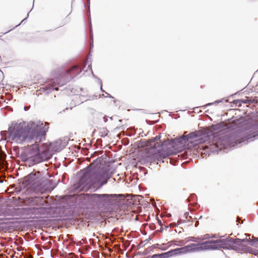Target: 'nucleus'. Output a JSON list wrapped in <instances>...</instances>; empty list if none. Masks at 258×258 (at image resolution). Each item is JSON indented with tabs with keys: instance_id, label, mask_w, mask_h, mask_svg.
Returning a JSON list of instances; mask_svg holds the SVG:
<instances>
[{
	"instance_id": "1",
	"label": "nucleus",
	"mask_w": 258,
	"mask_h": 258,
	"mask_svg": "<svg viewBox=\"0 0 258 258\" xmlns=\"http://www.w3.org/2000/svg\"><path fill=\"white\" fill-rule=\"evenodd\" d=\"M48 127L41 121H30L26 124L25 122L12 123L8 131H2L1 136L5 139H9L18 144L29 143L34 138L41 141L44 138Z\"/></svg>"
},
{
	"instance_id": "2",
	"label": "nucleus",
	"mask_w": 258,
	"mask_h": 258,
	"mask_svg": "<svg viewBox=\"0 0 258 258\" xmlns=\"http://www.w3.org/2000/svg\"><path fill=\"white\" fill-rule=\"evenodd\" d=\"M83 175L79 180L82 188H90L95 184L101 187L105 184L112 175L107 167L102 165L90 164L82 170Z\"/></svg>"
},
{
	"instance_id": "3",
	"label": "nucleus",
	"mask_w": 258,
	"mask_h": 258,
	"mask_svg": "<svg viewBox=\"0 0 258 258\" xmlns=\"http://www.w3.org/2000/svg\"><path fill=\"white\" fill-rule=\"evenodd\" d=\"M83 69L78 65H74L69 69L63 70L57 73L53 72L51 78L46 82L45 85L40 88V90L49 94L52 91L58 90L57 86H62L70 81L74 77L79 75L82 71Z\"/></svg>"
},
{
	"instance_id": "4",
	"label": "nucleus",
	"mask_w": 258,
	"mask_h": 258,
	"mask_svg": "<svg viewBox=\"0 0 258 258\" xmlns=\"http://www.w3.org/2000/svg\"><path fill=\"white\" fill-rule=\"evenodd\" d=\"M198 137L200 138L199 142L201 144L205 142L206 140L204 138H207V136L201 131H196L188 135H183L179 138L171 140V142L168 144L167 151L163 152L161 156H163V157H167L170 155L181 152L186 149V144L190 142L189 140L196 139Z\"/></svg>"
},
{
	"instance_id": "5",
	"label": "nucleus",
	"mask_w": 258,
	"mask_h": 258,
	"mask_svg": "<svg viewBox=\"0 0 258 258\" xmlns=\"http://www.w3.org/2000/svg\"><path fill=\"white\" fill-rule=\"evenodd\" d=\"M258 139V130L253 133L248 134L245 136L236 139L234 135H226L219 139V149L220 150H230L238 144L245 142L253 141Z\"/></svg>"
},
{
	"instance_id": "6",
	"label": "nucleus",
	"mask_w": 258,
	"mask_h": 258,
	"mask_svg": "<svg viewBox=\"0 0 258 258\" xmlns=\"http://www.w3.org/2000/svg\"><path fill=\"white\" fill-rule=\"evenodd\" d=\"M20 158L22 161L34 165L47 160L48 158L44 152L39 151L37 144H34L21 153Z\"/></svg>"
},
{
	"instance_id": "7",
	"label": "nucleus",
	"mask_w": 258,
	"mask_h": 258,
	"mask_svg": "<svg viewBox=\"0 0 258 258\" xmlns=\"http://www.w3.org/2000/svg\"><path fill=\"white\" fill-rule=\"evenodd\" d=\"M47 208L43 206L32 208H8L4 212L5 216H34L38 217L46 213Z\"/></svg>"
},
{
	"instance_id": "8",
	"label": "nucleus",
	"mask_w": 258,
	"mask_h": 258,
	"mask_svg": "<svg viewBox=\"0 0 258 258\" xmlns=\"http://www.w3.org/2000/svg\"><path fill=\"white\" fill-rule=\"evenodd\" d=\"M160 139L161 135L160 134L155 137L149 140L147 143V146L149 149L155 150L154 156L159 161L166 158L163 157L161 154H163V152L167 151L168 147V144L171 142V140L170 141L164 140L163 142H161V143L157 142V141L160 140Z\"/></svg>"
},
{
	"instance_id": "9",
	"label": "nucleus",
	"mask_w": 258,
	"mask_h": 258,
	"mask_svg": "<svg viewBox=\"0 0 258 258\" xmlns=\"http://www.w3.org/2000/svg\"><path fill=\"white\" fill-rule=\"evenodd\" d=\"M124 196L122 194H98L97 206L112 204L115 201L122 200Z\"/></svg>"
},
{
	"instance_id": "10",
	"label": "nucleus",
	"mask_w": 258,
	"mask_h": 258,
	"mask_svg": "<svg viewBox=\"0 0 258 258\" xmlns=\"http://www.w3.org/2000/svg\"><path fill=\"white\" fill-rule=\"evenodd\" d=\"M218 246H219L218 245V240H211L199 243H194L195 252L207 250L219 249Z\"/></svg>"
},
{
	"instance_id": "11",
	"label": "nucleus",
	"mask_w": 258,
	"mask_h": 258,
	"mask_svg": "<svg viewBox=\"0 0 258 258\" xmlns=\"http://www.w3.org/2000/svg\"><path fill=\"white\" fill-rule=\"evenodd\" d=\"M194 243H190L184 247L177 248L169 250L171 257L172 256L183 254L188 252H195Z\"/></svg>"
},
{
	"instance_id": "12",
	"label": "nucleus",
	"mask_w": 258,
	"mask_h": 258,
	"mask_svg": "<svg viewBox=\"0 0 258 258\" xmlns=\"http://www.w3.org/2000/svg\"><path fill=\"white\" fill-rule=\"evenodd\" d=\"M56 186V183L52 180H43L40 185H38L36 190H40L41 192L46 191H51Z\"/></svg>"
},
{
	"instance_id": "13",
	"label": "nucleus",
	"mask_w": 258,
	"mask_h": 258,
	"mask_svg": "<svg viewBox=\"0 0 258 258\" xmlns=\"http://www.w3.org/2000/svg\"><path fill=\"white\" fill-rule=\"evenodd\" d=\"M91 195L90 194H81L78 197L77 200L82 206L85 208H89L91 205Z\"/></svg>"
},
{
	"instance_id": "14",
	"label": "nucleus",
	"mask_w": 258,
	"mask_h": 258,
	"mask_svg": "<svg viewBox=\"0 0 258 258\" xmlns=\"http://www.w3.org/2000/svg\"><path fill=\"white\" fill-rule=\"evenodd\" d=\"M229 239L232 240V250L238 252H243L246 245L242 243L241 239L232 238Z\"/></svg>"
},
{
	"instance_id": "15",
	"label": "nucleus",
	"mask_w": 258,
	"mask_h": 258,
	"mask_svg": "<svg viewBox=\"0 0 258 258\" xmlns=\"http://www.w3.org/2000/svg\"><path fill=\"white\" fill-rule=\"evenodd\" d=\"M67 145L65 140H58L50 145V149L55 152H59L62 150Z\"/></svg>"
},
{
	"instance_id": "16",
	"label": "nucleus",
	"mask_w": 258,
	"mask_h": 258,
	"mask_svg": "<svg viewBox=\"0 0 258 258\" xmlns=\"http://www.w3.org/2000/svg\"><path fill=\"white\" fill-rule=\"evenodd\" d=\"M229 239H232L231 237H227L225 239H218V246L219 249L223 248L229 250H232V240Z\"/></svg>"
},
{
	"instance_id": "17",
	"label": "nucleus",
	"mask_w": 258,
	"mask_h": 258,
	"mask_svg": "<svg viewBox=\"0 0 258 258\" xmlns=\"http://www.w3.org/2000/svg\"><path fill=\"white\" fill-rule=\"evenodd\" d=\"M32 205L36 207L47 206V202L43 197H35L30 200Z\"/></svg>"
},
{
	"instance_id": "18",
	"label": "nucleus",
	"mask_w": 258,
	"mask_h": 258,
	"mask_svg": "<svg viewBox=\"0 0 258 258\" xmlns=\"http://www.w3.org/2000/svg\"><path fill=\"white\" fill-rule=\"evenodd\" d=\"M37 176L36 174L31 173L25 177V181L27 185H34L38 181Z\"/></svg>"
},
{
	"instance_id": "19",
	"label": "nucleus",
	"mask_w": 258,
	"mask_h": 258,
	"mask_svg": "<svg viewBox=\"0 0 258 258\" xmlns=\"http://www.w3.org/2000/svg\"><path fill=\"white\" fill-rule=\"evenodd\" d=\"M170 257H171V255L169 251L164 253L154 254L152 255V258H169Z\"/></svg>"
},
{
	"instance_id": "20",
	"label": "nucleus",
	"mask_w": 258,
	"mask_h": 258,
	"mask_svg": "<svg viewBox=\"0 0 258 258\" xmlns=\"http://www.w3.org/2000/svg\"><path fill=\"white\" fill-rule=\"evenodd\" d=\"M91 195V206H97V194H90Z\"/></svg>"
},
{
	"instance_id": "21",
	"label": "nucleus",
	"mask_w": 258,
	"mask_h": 258,
	"mask_svg": "<svg viewBox=\"0 0 258 258\" xmlns=\"http://www.w3.org/2000/svg\"><path fill=\"white\" fill-rule=\"evenodd\" d=\"M223 101H225V102H228V99H225L224 98H223L220 100H216L215 101L212 102V103H207L205 105L202 106L201 107H203L204 109H205L207 106H211V105H214V104H217L220 102H223Z\"/></svg>"
},
{
	"instance_id": "22",
	"label": "nucleus",
	"mask_w": 258,
	"mask_h": 258,
	"mask_svg": "<svg viewBox=\"0 0 258 258\" xmlns=\"http://www.w3.org/2000/svg\"><path fill=\"white\" fill-rule=\"evenodd\" d=\"M243 252H247L255 255H258V250L254 249L249 246H245Z\"/></svg>"
},
{
	"instance_id": "23",
	"label": "nucleus",
	"mask_w": 258,
	"mask_h": 258,
	"mask_svg": "<svg viewBox=\"0 0 258 258\" xmlns=\"http://www.w3.org/2000/svg\"><path fill=\"white\" fill-rule=\"evenodd\" d=\"M108 132V131L106 128H103L100 132V136L104 138L107 136Z\"/></svg>"
},
{
	"instance_id": "24",
	"label": "nucleus",
	"mask_w": 258,
	"mask_h": 258,
	"mask_svg": "<svg viewBox=\"0 0 258 258\" xmlns=\"http://www.w3.org/2000/svg\"><path fill=\"white\" fill-rule=\"evenodd\" d=\"M256 242H258V237L257 238H254V239L252 240H249V244L251 246H255V244Z\"/></svg>"
},
{
	"instance_id": "25",
	"label": "nucleus",
	"mask_w": 258,
	"mask_h": 258,
	"mask_svg": "<svg viewBox=\"0 0 258 258\" xmlns=\"http://www.w3.org/2000/svg\"><path fill=\"white\" fill-rule=\"evenodd\" d=\"M241 101L242 100H240L239 99L235 100L233 101V104H234L236 106L240 107L241 105Z\"/></svg>"
},
{
	"instance_id": "26",
	"label": "nucleus",
	"mask_w": 258,
	"mask_h": 258,
	"mask_svg": "<svg viewBox=\"0 0 258 258\" xmlns=\"http://www.w3.org/2000/svg\"><path fill=\"white\" fill-rule=\"evenodd\" d=\"M153 247L155 248H160V249L162 250H166V248H162L161 247V245H160L159 244H154L153 245Z\"/></svg>"
},
{
	"instance_id": "27",
	"label": "nucleus",
	"mask_w": 258,
	"mask_h": 258,
	"mask_svg": "<svg viewBox=\"0 0 258 258\" xmlns=\"http://www.w3.org/2000/svg\"><path fill=\"white\" fill-rule=\"evenodd\" d=\"M196 199H197V197H196V195L192 194L190 195V196L189 198V201H194V200H196Z\"/></svg>"
},
{
	"instance_id": "28",
	"label": "nucleus",
	"mask_w": 258,
	"mask_h": 258,
	"mask_svg": "<svg viewBox=\"0 0 258 258\" xmlns=\"http://www.w3.org/2000/svg\"><path fill=\"white\" fill-rule=\"evenodd\" d=\"M97 79H98V82L100 86L101 90L102 91V92H105V91L102 89V82L101 80L99 78H97Z\"/></svg>"
},
{
	"instance_id": "29",
	"label": "nucleus",
	"mask_w": 258,
	"mask_h": 258,
	"mask_svg": "<svg viewBox=\"0 0 258 258\" xmlns=\"http://www.w3.org/2000/svg\"><path fill=\"white\" fill-rule=\"evenodd\" d=\"M30 12H31V11H30V12L27 14V17H26L25 19H23V20L21 21V22L20 23H19L18 25H16L15 27H14L13 28V29H14L15 28H16V27H18V26H19V25H20L22 22H24V21H25V20H26V19L28 17V16H29V13H30Z\"/></svg>"
},
{
	"instance_id": "30",
	"label": "nucleus",
	"mask_w": 258,
	"mask_h": 258,
	"mask_svg": "<svg viewBox=\"0 0 258 258\" xmlns=\"http://www.w3.org/2000/svg\"><path fill=\"white\" fill-rule=\"evenodd\" d=\"M250 239V238L248 239L247 238H244V239H241V240L242 241V243H244V242H248L249 240Z\"/></svg>"
},
{
	"instance_id": "31",
	"label": "nucleus",
	"mask_w": 258,
	"mask_h": 258,
	"mask_svg": "<svg viewBox=\"0 0 258 258\" xmlns=\"http://www.w3.org/2000/svg\"><path fill=\"white\" fill-rule=\"evenodd\" d=\"M88 68L90 69L91 71V73H92V75H93V77H95V78H97V77H95V75L93 74V73L92 70V69H91V64L88 65Z\"/></svg>"
},
{
	"instance_id": "32",
	"label": "nucleus",
	"mask_w": 258,
	"mask_h": 258,
	"mask_svg": "<svg viewBox=\"0 0 258 258\" xmlns=\"http://www.w3.org/2000/svg\"><path fill=\"white\" fill-rule=\"evenodd\" d=\"M240 100H242V101H241V104L242 103L246 104L247 102V100H246V99H240Z\"/></svg>"
},
{
	"instance_id": "33",
	"label": "nucleus",
	"mask_w": 258,
	"mask_h": 258,
	"mask_svg": "<svg viewBox=\"0 0 258 258\" xmlns=\"http://www.w3.org/2000/svg\"><path fill=\"white\" fill-rule=\"evenodd\" d=\"M166 245H167V244H166V243H163L162 245H161V247L162 248H166V249L167 248Z\"/></svg>"
},
{
	"instance_id": "34",
	"label": "nucleus",
	"mask_w": 258,
	"mask_h": 258,
	"mask_svg": "<svg viewBox=\"0 0 258 258\" xmlns=\"http://www.w3.org/2000/svg\"><path fill=\"white\" fill-rule=\"evenodd\" d=\"M189 213L188 212H185L184 214V216L186 219H187Z\"/></svg>"
},
{
	"instance_id": "35",
	"label": "nucleus",
	"mask_w": 258,
	"mask_h": 258,
	"mask_svg": "<svg viewBox=\"0 0 258 258\" xmlns=\"http://www.w3.org/2000/svg\"><path fill=\"white\" fill-rule=\"evenodd\" d=\"M105 92V93L107 95V96H106V97H109V98H113V97H112L110 94H108V93H107V92Z\"/></svg>"
},
{
	"instance_id": "36",
	"label": "nucleus",
	"mask_w": 258,
	"mask_h": 258,
	"mask_svg": "<svg viewBox=\"0 0 258 258\" xmlns=\"http://www.w3.org/2000/svg\"><path fill=\"white\" fill-rule=\"evenodd\" d=\"M103 118L104 121L105 122H107V117H106V116H104L103 117Z\"/></svg>"
},
{
	"instance_id": "37",
	"label": "nucleus",
	"mask_w": 258,
	"mask_h": 258,
	"mask_svg": "<svg viewBox=\"0 0 258 258\" xmlns=\"http://www.w3.org/2000/svg\"><path fill=\"white\" fill-rule=\"evenodd\" d=\"M49 248H50V247H49V246H43V248H44V249H46V250H47V249H49Z\"/></svg>"
},
{
	"instance_id": "38",
	"label": "nucleus",
	"mask_w": 258,
	"mask_h": 258,
	"mask_svg": "<svg viewBox=\"0 0 258 258\" xmlns=\"http://www.w3.org/2000/svg\"><path fill=\"white\" fill-rule=\"evenodd\" d=\"M179 242L180 243V244H175L176 245H177V246H180V245H181L183 244V242L182 241H180Z\"/></svg>"
},
{
	"instance_id": "39",
	"label": "nucleus",
	"mask_w": 258,
	"mask_h": 258,
	"mask_svg": "<svg viewBox=\"0 0 258 258\" xmlns=\"http://www.w3.org/2000/svg\"><path fill=\"white\" fill-rule=\"evenodd\" d=\"M199 222H196V224H195V226L196 227H197L198 225H199Z\"/></svg>"
},
{
	"instance_id": "40",
	"label": "nucleus",
	"mask_w": 258,
	"mask_h": 258,
	"mask_svg": "<svg viewBox=\"0 0 258 258\" xmlns=\"http://www.w3.org/2000/svg\"><path fill=\"white\" fill-rule=\"evenodd\" d=\"M237 221L238 222H239V223L240 222V218H239V217H237Z\"/></svg>"
},
{
	"instance_id": "41",
	"label": "nucleus",
	"mask_w": 258,
	"mask_h": 258,
	"mask_svg": "<svg viewBox=\"0 0 258 258\" xmlns=\"http://www.w3.org/2000/svg\"><path fill=\"white\" fill-rule=\"evenodd\" d=\"M90 0H87L88 4V5H89V7H90Z\"/></svg>"
},
{
	"instance_id": "42",
	"label": "nucleus",
	"mask_w": 258,
	"mask_h": 258,
	"mask_svg": "<svg viewBox=\"0 0 258 258\" xmlns=\"http://www.w3.org/2000/svg\"><path fill=\"white\" fill-rule=\"evenodd\" d=\"M211 237H212V238H216V235H213L212 236H211Z\"/></svg>"
},
{
	"instance_id": "43",
	"label": "nucleus",
	"mask_w": 258,
	"mask_h": 258,
	"mask_svg": "<svg viewBox=\"0 0 258 258\" xmlns=\"http://www.w3.org/2000/svg\"><path fill=\"white\" fill-rule=\"evenodd\" d=\"M192 239H191V240L193 241H196V240H195L194 239L195 238L194 237H191Z\"/></svg>"
},
{
	"instance_id": "44",
	"label": "nucleus",
	"mask_w": 258,
	"mask_h": 258,
	"mask_svg": "<svg viewBox=\"0 0 258 258\" xmlns=\"http://www.w3.org/2000/svg\"><path fill=\"white\" fill-rule=\"evenodd\" d=\"M24 109H25V110H28V109H27V108L26 107H24Z\"/></svg>"
},
{
	"instance_id": "45",
	"label": "nucleus",
	"mask_w": 258,
	"mask_h": 258,
	"mask_svg": "<svg viewBox=\"0 0 258 258\" xmlns=\"http://www.w3.org/2000/svg\"><path fill=\"white\" fill-rule=\"evenodd\" d=\"M151 239L150 237L149 238V239H148V240H146L147 241H149Z\"/></svg>"
},
{
	"instance_id": "46",
	"label": "nucleus",
	"mask_w": 258,
	"mask_h": 258,
	"mask_svg": "<svg viewBox=\"0 0 258 258\" xmlns=\"http://www.w3.org/2000/svg\"><path fill=\"white\" fill-rule=\"evenodd\" d=\"M11 31V30H9V31H8L7 32H5V33H8V32H9V31Z\"/></svg>"
},
{
	"instance_id": "47",
	"label": "nucleus",
	"mask_w": 258,
	"mask_h": 258,
	"mask_svg": "<svg viewBox=\"0 0 258 258\" xmlns=\"http://www.w3.org/2000/svg\"><path fill=\"white\" fill-rule=\"evenodd\" d=\"M92 37H93V36L92 35V36H91V39H93V38H92Z\"/></svg>"
}]
</instances>
